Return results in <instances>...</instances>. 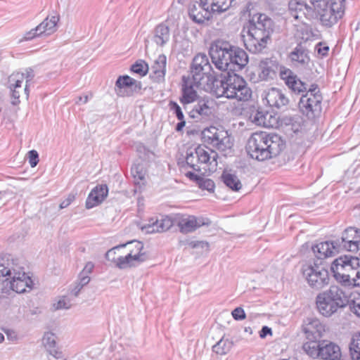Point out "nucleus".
Segmentation results:
<instances>
[{"label":"nucleus","instance_id":"27","mask_svg":"<svg viewBox=\"0 0 360 360\" xmlns=\"http://www.w3.org/2000/svg\"><path fill=\"white\" fill-rule=\"evenodd\" d=\"M108 186L105 184L98 185L89 194L86 200V208L91 209L101 204L107 197Z\"/></svg>","mask_w":360,"mask_h":360},{"label":"nucleus","instance_id":"62","mask_svg":"<svg viewBox=\"0 0 360 360\" xmlns=\"http://www.w3.org/2000/svg\"><path fill=\"white\" fill-rule=\"evenodd\" d=\"M94 267V265L92 262H87L85 265L84 268L83 269L82 273V275L86 274L89 275L92 271Z\"/></svg>","mask_w":360,"mask_h":360},{"label":"nucleus","instance_id":"45","mask_svg":"<svg viewBox=\"0 0 360 360\" xmlns=\"http://www.w3.org/2000/svg\"><path fill=\"white\" fill-rule=\"evenodd\" d=\"M25 76V79H26L25 86L24 87V94L27 99L29 97V82L32 81L34 77V71L32 68H27L25 70V72H22Z\"/></svg>","mask_w":360,"mask_h":360},{"label":"nucleus","instance_id":"50","mask_svg":"<svg viewBox=\"0 0 360 360\" xmlns=\"http://www.w3.org/2000/svg\"><path fill=\"white\" fill-rule=\"evenodd\" d=\"M165 72L162 71V70H151V72L150 74V77L151 79H153L155 82L160 83L162 82L165 79Z\"/></svg>","mask_w":360,"mask_h":360},{"label":"nucleus","instance_id":"35","mask_svg":"<svg viewBox=\"0 0 360 360\" xmlns=\"http://www.w3.org/2000/svg\"><path fill=\"white\" fill-rule=\"evenodd\" d=\"M56 337L54 333L51 332L45 333L43 338L42 343L49 353L56 358H58V356L60 353L56 348Z\"/></svg>","mask_w":360,"mask_h":360},{"label":"nucleus","instance_id":"63","mask_svg":"<svg viewBox=\"0 0 360 360\" xmlns=\"http://www.w3.org/2000/svg\"><path fill=\"white\" fill-rule=\"evenodd\" d=\"M171 109H174V112L178 120H180V106L175 102L171 101L169 103Z\"/></svg>","mask_w":360,"mask_h":360},{"label":"nucleus","instance_id":"44","mask_svg":"<svg viewBox=\"0 0 360 360\" xmlns=\"http://www.w3.org/2000/svg\"><path fill=\"white\" fill-rule=\"evenodd\" d=\"M195 149L193 151L187 152L186 158V164L193 168L195 171H199L200 167L198 165L199 162H196Z\"/></svg>","mask_w":360,"mask_h":360},{"label":"nucleus","instance_id":"8","mask_svg":"<svg viewBox=\"0 0 360 360\" xmlns=\"http://www.w3.org/2000/svg\"><path fill=\"white\" fill-rule=\"evenodd\" d=\"M311 3L319 13L321 23L326 27L335 24L343 15L341 2L333 0H311Z\"/></svg>","mask_w":360,"mask_h":360},{"label":"nucleus","instance_id":"24","mask_svg":"<svg viewBox=\"0 0 360 360\" xmlns=\"http://www.w3.org/2000/svg\"><path fill=\"white\" fill-rule=\"evenodd\" d=\"M281 78L292 91L300 94L307 90V84L302 82L290 70L281 71Z\"/></svg>","mask_w":360,"mask_h":360},{"label":"nucleus","instance_id":"1","mask_svg":"<svg viewBox=\"0 0 360 360\" xmlns=\"http://www.w3.org/2000/svg\"><path fill=\"white\" fill-rule=\"evenodd\" d=\"M205 91L217 98L225 97L240 101H248L252 91L245 79L234 72L209 75Z\"/></svg>","mask_w":360,"mask_h":360},{"label":"nucleus","instance_id":"9","mask_svg":"<svg viewBox=\"0 0 360 360\" xmlns=\"http://www.w3.org/2000/svg\"><path fill=\"white\" fill-rule=\"evenodd\" d=\"M204 142L221 151L231 149L233 141L228 131L223 128L210 127L202 131Z\"/></svg>","mask_w":360,"mask_h":360},{"label":"nucleus","instance_id":"26","mask_svg":"<svg viewBox=\"0 0 360 360\" xmlns=\"http://www.w3.org/2000/svg\"><path fill=\"white\" fill-rule=\"evenodd\" d=\"M291 62L296 66L306 68L310 62L308 49L301 44H297L288 56Z\"/></svg>","mask_w":360,"mask_h":360},{"label":"nucleus","instance_id":"25","mask_svg":"<svg viewBox=\"0 0 360 360\" xmlns=\"http://www.w3.org/2000/svg\"><path fill=\"white\" fill-rule=\"evenodd\" d=\"M289 11L295 20H302L303 18H309L312 13V8L301 0H290L288 3Z\"/></svg>","mask_w":360,"mask_h":360},{"label":"nucleus","instance_id":"32","mask_svg":"<svg viewBox=\"0 0 360 360\" xmlns=\"http://www.w3.org/2000/svg\"><path fill=\"white\" fill-rule=\"evenodd\" d=\"M32 279L25 272L15 274L11 282V287L13 290L18 293L25 292L26 288H31Z\"/></svg>","mask_w":360,"mask_h":360},{"label":"nucleus","instance_id":"54","mask_svg":"<svg viewBox=\"0 0 360 360\" xmlns=\"http://www.w3.org/2000/svg\"><path fill=\"white\" fill-rule=\"evenodd\" d=\"M75 199V195L73 193H70L67 198L61 202L59 205L60 209H64L68 207Z\"/></svg>","mask_w":360,"mask_h":360},{"label":"nucleus","instance_id":"48","mask_svg":"<svg viewBox=\"0 0 360 360\" xmlns=\"http://www.w3.org/2000/svg\"><path fill=\"white\" fill-rule=\"evenodd\" d=\"M131 174L133 175L135 181L143 180L144 179V172L140 165H134L131 169Z\"/></svg>","mask_w":360,"mask_h":360},{"label":"nucleus","instance_id":"38","mask_svg":"<svg viewBox=\"0 0 360 360\" xmlns=\"http://www.w3.org/2000/svg\"><path fill=\"white\" fill-rule=\"evenodd\" d=\"M221 179L224 184L231 188L232 191H238L241 187L242 184L238 176L235 174L223 172Z\"/></svg>","mask_w":360,"mask_h":360},{"label":"nucleus","instance_id":"42","mask_svg":"<svg viewBox=\"0 0 360 360\" xmlns=\"http://www.w3.org/2000/svg\"><path fill=\"white\" fill-rule=\"evenodd\" d=\"M25 79L23 73L15 72L11 74L8 77V88L9 89H20L22 91V83Z\"/></svg>","mask_w":360,"mask_h":360},{"label":"nucleus","instance_id":"33","mask_svg":"<svg viewBox=\"0 0 360 360\" xmlns=\"http://www.w3.org/2000/svg\"><path fill=\"white\" fill-rule=\"evenodd\" d=\"M326 291L340 308H344L349 304V296L342 287L331 285Z\"/></svg>","mask_w":360,"mask_h":360},{"label":"nucleus","instance_id":"14","mask_svg":"<svg viewBox=\"0 0 360 360\" xmlns=\"http://www.w3.org/2000/svg\"><path fill=\"white\" fill-rule=\"evenodd\" d=\"M302 331L307 340L302 345L319 342L326 332V326L317 319H307Z\"/></svg>","mask_w":360,"mask_h":360},{"label":"nucleus","instance_id":"47","mask_svg":"<svg viewBox=\"0 0 360 360\" xmlns=\"http://www.w3.org/2000/svg\"><path fill=\"white\" fill-rule=\"evenodd\" d=\"M166 68V57L164 55L159 56L158 58L155 61L154 64L151 67V70H162L165 72Z\"/></svg>","mask_w":360,"mask_h":360},{"label":"nucleus","instance_id":"29","mask_svg":"<svg viewBox=\"0 0 360 360\" xmlns=\"http://www.w3.org/2000/svg\"><path fill=\"white\" fill-rule=\"evenodd\" d=\"M259 77L262 80L273 79L276 75L278 65L276 60L271 58H265L260 61L259 65Z\"/></svg>","mask_w":360,"mask_h":360},{"label":"nucleus","instance_id":"41","mask_svg":"<svg viewBox=\"0 0 360 360\" xmlns=\"http://www.w3.org/2000/svg\"><path fill=\"white\" fill-rule=\"evenodd\" d=\"M181 245H186L193 249L200 250L201 253L208 252L210 248L209 243L205 240H181Z\"/></svg>","mask_w":360,"mask_h":360},{"label":"nucleus","instance_id":"30","mask_svg":"<svg viewBox=\"0 0 360 360\" xmlns=\"http://www.w3.org/2000/svg\"><path fill=\"white\" fill-rule=\"evenodd\" d=\"M334 240L330 241L321 242L312 247V250L318 259H324L332 257L340 251L335 249Z\"/></svg>","mask_w":360,"mask_h":360},{"label":"nucleus","instance_id":"43","mask_svg":"<svg viewBox=\"0 0 360 360\" xmlns=\"http://www.w3.org/2000/svg\"><path fill=\"white\" fill-rule=\"evenodd\" d=\"M131 70L141 76H144L148 71V66L144 60H139L131 65Z\"/></svg>","mask_w":360,"mask_h":360},{"label":"nucleus","instance_id":"56","mask_svg":"<svg viewBox=\"0 0 360 360\" xmlns=\"http://www.w3.org/2000/svg\"><path fill=\"white\" fill-rule=\"evenodd\" d=\"M180 4V0H174V1L172 3L171 8L169 9V13L171 16H174L175 15L179 17V12H178V4Z\"/></svg>","mask_w":360,"mask_h":360},{"label":"nucleus","instance_id":"23","mask_svg":"<svg viewBox=\"0 0 360 360\" xmlns=\"http://www.w3.org/2000/svg\"><path fill=\"white\" fill-rule=\"evenodd\" d=\"M174 224V221L168 217H162L160 219L158 218H150L148 223L141 229L145 230L147 233H162L169 230Z\"/></svg>","mask_w":360,"mask_h":360},{"label":"nucleus","instance_id":"4","mask_svg":"<svg viewBox=\"0 0 360 360\" xmlns=\"http://www.w3.org/2000/svg\"><path fill=\"white\" fill-rule=\"evenodd\" d=\"M284 147V141L279 135L261 131L251 135L246 149L252 158L264 161L278 155Z\"/></svg>","mask_w":360,"mask_h":360},{"label":"nucleus","instance_id":"31","mask_svg":"<svg viewBox=\"0 0 360 360\" xmlns=\"http://www.w3.org/2000/svg\"><path fill=\"white\" fill-rule=\"evenodd\" d=\"M196 162L200 163L208 164L211 166L216 167L217 165V153L210 148L205 149L202 147L195 148Z\"/></svg>","mask_w":360,"mask_h":360},{"label":"nucleus","instance_id":"40","mask_svg":"<svg viewBox=\"0 0 360 360\" xmlns=\"http://www.w3.org/2000/svg\"><path fill=\"white\" fill-rule=\"evenodd\" d=\"M74 304V299L68 294V295L62 296L59 300L53 304V310L57 311L60 309H69Z\"/></svg>","mask_w":360,"mask_h":360},{"label":"nucleus","instance_id":"22","mask_svg":"<svg viewBox=\"0 0 360 360\" xmlns=\"http://www.w3.org/2000/svg\"><path fill=\"white\" fill-rule=\"evenodd\" d=\"M316 306L319 311L326 317L331 316L338 309H341L326 290L317 295Z\"/></svg>","mask_w":360,"mask_h":360},{"label":"nucleus","instance_id":"5","mask_svg":"<svg viewBox=\"0 0 360 360\" xmlns=\"http://www.w3.org/2000/svg\"><path fill=\"white\" fill-rule=\"evenodd\" d=\"M143 244L137 240L117 245L106 252L108 260L112 261L121 269L134 266L149 259L146 252H143Z\"/></svg>","mask_w":360,"mask_h":360},{"label":"nucleus","instance_id":"53","mask_svg":"<svg viewBox=\"0 0 360 360\" xmlns=\"http://www.w3.org/2000/svg\"><path fill=\"white\" fill-rule=\"evenodd\" d=\"M348 304L351 311L360 317V300H352L351 303L349 302Z\"/></svg>","mask_w":360,"mask_h":360},{"label":"nucleus","instance_id":"20","mask_svg":"<svg viewBox=\"0 0 360 360\" xmlns=\"http://www.w3.org/2000/svg\"><path fill=\"white\" fill-rule=\"evenodd\" d=\"M188 15L195 22L203 23L206 20H209L211 16L209 2L206 0H200V4L195 2L190 5Z\"/></svg>","mask_w":360,"mask_h":360},{"label":"nucleus","instance_id":"10","mask_svg":"<svg viewBox=\"0 0 360 360\" xmlns=\"http://www.w3.org/2000/svg\"><path fill=\"white\" fill-rule=\"evenodd\" d=\"M358 264L356 257L345 255L335 259L330 266L335 280L345 286L351 285L349 272L353 271Z\"/></svg>","mask_w":360,"mask_h":360},{"label":"nucleus","instance_id":"19","mask_svg":"<svg viewBox=\"0 0 360 360\" xmlns=\"http://www.w3.org/2000/svg\"><path fill=\"white\" fill-rule=\"evenodd\" d=\"M181 84V104L185 105L195 103L201 96L198 95L197 89L201 86L200 83H194L188 77H182Z\"/></svg>","mask_w":360,"mask_h":360},{"label":"nucleus","instance_id":"2","mask_svg":"<svg viewBox=\"0 0 360 360\" xmlns=\"http://www.w3.org/2000/svg\"><path fill=\"white\" fill-rule=\"evenodd\" d=\"M209 55L215 68L224 73L241 70L248 63L244 50L224 40L214 41L209 49Z\"/></svg>","mask_w":360,"mask_h":360},{"label":"nucleus","instance_id":"57","mask_svg":"<svg viewBox=\"0 0 360 360\" xmlns=\"http://www.w3.org/2000/svg\"><path fill=\"white\" fill-rule=\"evenodd\" d=\"M317 52L322 56H325L328 54L329 47L328 46H323L321 43H319L316 47Z\"/></svg>","mask_w":360,"mask_h":360},{"label":"nucleus","instance_id":"7","mask_svg":"<svg viewBox=\"0 0 360 360\" xmlns=\"http://www.w3.org/2000/svg\"><path fill=\"white\" fill-rule=\"evenodd\" d=\"M303 351L313 359L322 360H340L342 352L340 346L328 340L302 345Z\"/></svg>","mask_w":360,"mask_h":360},{"label":"nucleus","instance_id":"39","mask_svg":"<svg viewBox=\"0 0 360 360\" xmlns=\"http://www.w3.org/2000/svg\"><path fill=\"white\" fill-rule=\"evenodd\" d=\"M235 0H206L209 2L210 9L212 12L222 13L231 6Z\"/></svg>","mask_w":360,"mask_h":360},{"label":"nucleus","instance_id":"16","mask_svg":"<svg viewBox=\"0 0 360 360\" xmlns=\"http://www.w3.org/2000/svg\"><path fill=\"white\" fill-rule=\"evenodd\" d=\"M209 103L210 101L207 97L201 96L195 103H189L185 105L184 108L190 117L200 120L211 114L212 111Z\"/></svg>","mask_w":360,"mask_h":360},{"label":"nucleus","instance_id":"49","mask_svg":"<svg viewBox=\"0 0 360 360\" xmlns=\"http://www.w3.org/2000/svg\"><path fill=\"white\" fill-rule=\"evenodd\" d=\"M11 94V103L13 105H17L20 103L19 99L20 94L24 92V89L20 91V89H10Z\"/></svg>","mask_w":360,"mask_h":360},{"label":"nucleus","instance_id":"52","mask_svg":"<svg viewBox=\"0 0 360 360\" xmlns=\"http://www.w3.org/2000/svg\"><path fill=\"white\" fill-rule=\"evenodd\" d=\"M231 314L235 320H243L246 318L245 313L242 307H236L234 309Z\"/></svg>","mask_w":360,"mask_h":360},{"label":"nucleus","instance_id":"11","mask_svg":"<svg viewBox=\"0 0 360 360\" xmlns=\"http://www.w3.org/2000/svg\"><path fill=\"white\" fill-rule=\"evenodd\" d=\"M302 274L308 284L316 290L323 288L329 283L328 270L316 264L314 265H304L302 266Z\"/></svg>","mask_w":360,"mask_h":360},{"label":"nucleus","instance_id":"46","mask_svg":"<svg viewBox=\"0 0 360 360\" xmlns=\"http://www.w3.org/2000/svg\"><path fill=\"white\" fill-rule=\"evenodd\" d=\"M198 186L199 188L207 190L208 191H212L214 188V183L212 180L210 179H206L204 177H200L199 181H198Z\"/></svg>","mask_w":360,"mask_h":360},{"label":"nucleus","instance_id":"37","mask_svg":"<svg viewBox=\"0 0 360 360\" xmlns=\"http://www.w3.org/2000/svg\"><path fill=\"white\" fill-rule=\"evenodd\" d=\"M349 351L352 360H360V331L352 335Z\"/></svg>","mask_w":360,"mask_h":360},{"label":"nucleus","instance_id":"18","mask_svg":"<svg viewBox=\"0 0 360 360\" xmlns=\"http://www.w3.org/2000/svg\"><path fill=\"white\" fill-rule=\"evenodd\" d=\"M59 20V16L53 15L50 18H46L38 26L31 30L25 34L27 40L32 39L34 37H39L43 34L47 35L51 34L56 31V25Z\"/></svg>","mask_w":360,"mask_h":360},{"label":"nucleus","instance_id":"61","mask_svg":"<svg viewBox=\"0 0 360 360\" xmlns=\"http://www.w3.org/2000/svg\"><path fill=\"white\" fill-rule=\"evenodd\" d=\"M185 176L188 178L191 181H193L198 184V181L200 179V176L195 174V173L192 172H185Z\"/></svg>","mask_w":360,"mask_h":360},{"label":"nucleus","instance_id":"15","mask_svg":"<svg viewBox=\"0 0 360 360\" xmlns=\"http://www.w3.org/2000/svg\"><path fill=\"white\" fill-rule=\"evenodd\" d=\"M170 32L169 26L164 22L156 25L148 39L145 40L146 51L148 52L152 48L150 43L155 44L158 47H163L169 40Z\"/></svg>","mask_w":360,"mask_h":360},{"label":"nucleus","instance_id":"64","mask_svg":"<svg viewBox=\"0 0 360 360\" xmlns=\"http://www.w3.org/2000/svg\"><path fill=\"white\" fill-rule=\"evenodd\" d=\"M4 268L0 270V277H5L7 276L11 275V269L8 268V266H3Z\"/></svg>","mask_w":360,"mask_h":360},{"label":"nucleus","instance_id":"55","mask_svg":"<svg viewBox=\"0 0 360 360\" xmlns=\"http://www.w3.org/2000/svg\"><path fill=\"white\" fill-rule=\"evenodd\" d=\"M13 193L8 191H0V205H4L6 201L13 197Z\"/></svg>","mask_w":360,"mask_h":360},{"label":"nucleus","instance_id":"12","mask_svg":"<svg viewBox=\"0 0 360 360\" xmlns=\"http://www.w3.org/2000/svg\"><path fill=\"white\" fill-rule=\"evenodd\" d=\"M335 249L352 252H357L360 249V229L349 227L342 233L340 238L334 240Z\"/></svg>","mask_w":360,"mask_h":360},{"label":"nucleus","instance_id":"51","mask_svg":"<svg viewBox=\"0 0 360 360\" xmlns=\"http://www.w3.org/2000/svg\"><path fill=\"white\" fill-rule=\"evenodd\" d=\"M29 163L32 167H34L39 162V154L35 150L28 152Z\"/></svg>","mask_w":360,"mask_h":360},{"label":"nucleus","instance_id":"17","mask_svg":"<svg viewBox=\"0 0 360 360\" xmlns=\"http://www.w3.org/2000/svg\"><path fill=\"white\" fill-rule=\"evenodd\" d=\"M267 104L276 110H285L289 103V99L285 94L277 88H271L264 93Z\"/></svg>","mask_w":360,"mask_h":360},{"label":"nucleus","instance_id":"36","mask_svg":"<svg viewBox=\"0 0 360 360\" xmlns=\"http://www.w3.org/2000/svg\"><path fill=\"white\" fill-rule=\"evenodd\" d=\"M233 345V342L225 337H222L212 347V351L218 355H225L230 352Z\"/></svg>","mask_w":360,"mask_h":360},{"label":"nucleus","instance_id":"34","mask_svg":"<svg viewBox=\"0 0 360 360\" xmlns=\"http://www.w3.org/2000/svg\"><path fill=\"white\" fill-rule=\"evenodd\" d=\"M250 117L252 122L257 125L263 126L264 127H270L272 126L269 120H268V117H271V115L268 112L260 108L253 111Z\"/></svg>","mask_w":360,"mask_h":360},{"label":"nucleus","instance_id":"6","mask_svg":"<svg viewBox=\"0 0 360 360\" xmlns=\"http://www.w3.org/2000/svg\"><path fill=\"white\" fill-rule=\"evenodd\" d=\"M210 75L219 76V74L213 70L206 54L198 53L193 58L188 74L182 77H188L194 83H200L205 90Z\"/></svg>","mask_w":360,"mask_h":360},{"label":"nucleus","instance_id":"60","mask_svg":"<svg viewBox=\"0 0 360 360\" xmlns=\"http://www.w3.org/2000/svg\"><path fill=\"white\" fill-rule=\"evenodd\" d=\"M82 286H81L78 283L75 285V286L70 290V295L72 297H77L82 289Z\"/></svg>","mask_w":360,"mask_h":360},{"label":"nucleus","instance_id":"3","mask_svg":"<svg viewBox=\"0 0 360 360\" xmlns=\"http://www.w3.org/2000/svg\"><path fill=\"white\" fill-rule=\"evenodd\" d=\"M274 22L264 13L254 14L249 20L245 48L252 53H261L271 41Z\"/></svg>","mask_w":360,"mask_h":360},{"label":"nucleus","instance_id":"28","mask_svg":"<svg viewBox=\"0 0 360 360\" xmlns=\"http://www.w3.org/2000/svg\"><path fill=\"white\" fill-rule=\"evenodd\" d=\"M136 80L128 75L120 76L115 82V91L118 96L124 97L132 95V86Z\"/></svg>","mask_w":360,"mask_h":360},{"label":"nucleus","instance_id":"59","mask_svg":"<svg viewBox=\"0 0 360 360\" xmlns=\"http://www.w3.org/2000/svg\"><path fill=\"white\" fill-rule=\"evenodd\" d=\"M268 335H272V331H271V329L266 326H264L262 328L261 330L259 331V337L262 339L265 338Z\"/></svg>","mask_w":360,"mask_h":360},{"label":"nucleus","instance_id":"21","mask_svg":"<svg viewBox=\"0 0 360 360\" xmlns=\"http://www.w3.org/2000/svg\"><path fill=\"white\" fill-rule=\"evenodd\" d=\"M211 224V220L206 217L183 214L181 215V233H192L201 226H209Z\"/></svg>","mask_w":360,"mask_h":360},{"label":"nucleus","instance_id":"58","mask_svg":"<svg viewBox=\"0 0 360 360\" xmlns=\"http://www.w3.org/2000/svg\"><path fill=\"white\" fill-rule=\"evenodd\" d=\"M89 281H90V277L89 275H86V274L82 275V273H80L78 283L81 286H82V287L85 286L86 285H87L89 283Z\"/></svg>","mask_w":360,"mask_h":360},{"label":"nucleus","instance_id":"13","mask_svg":"<svg viewBox=\"0 0 360 360\" xmlns=\"http://www.w3.org/2000/svg\"><path fill=\"white\" fill-rule=\"evenodd\" d=\"M321 94L314 92V89H311L301 97L299 108L308 117H314L319 115L321 111Z\"/></svg>","mask_w":360,"mask_h":360}]
</instances>
